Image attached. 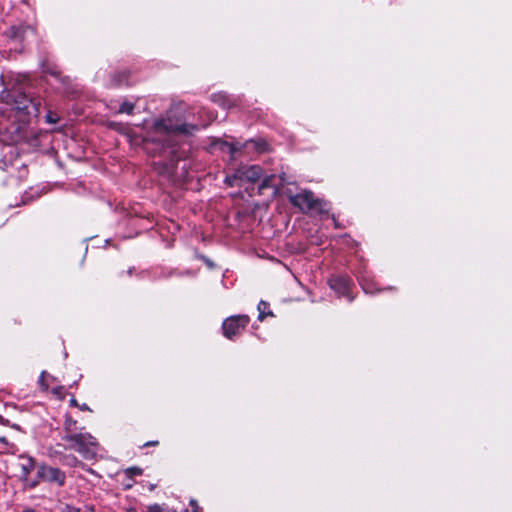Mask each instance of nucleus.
<instances>
[{
    "instance_id": "cd10ccee",
    "label": "nucleus",
    "mask_w": 512,
    "mask_h": 512,
    "mask_svg": "<svg viewBox=\"0 0 512 512\" xmlns=\"http://www.w3.org/2000/svg\"><path fill=\"white\" fill-rule=\"evenodd\" d=\"M131 487H132V483L126 484V488H131Z\"/></svg>"
},
{
    "instance_id": "1a4fd4ad",
    "label": "nucleus",
    "mask_w": 512,
    "mask_h": 512,
    "mask_svg": "<svg viewBox=\"0 0 512 512\" xmlns=\"http://www.w3.org/2000/svg\"><path fill=\"white\" fill-rule=\"evenodd\" d=\"M330 287L339 294L344 295L349 290V280L345 277H336L329 280Z\"/></svg>"
},
{
    "instance_id": "a211bd4d",
    "label": "nucleus",
    "mask_w": 512,
    "mask_h": 512,
    "mask_svg": "<svg viewBox=\"0 0 512 512\" xmlns=\"http://www.w3.org/2000/svg\"><path fill=\"white\" fill-rule=\"evenodd\" d=\"M0 443L7 446L6 451L10 453H15L17 448L14 444H9L5 437H0Z\"/></svg>"
},
{
    "instance_id": "2eb2a0df",
    "label": "nucleus",
    "mask_w": 512,
    "mask_h": 512,
    "mask_svg": "<svg viewBox=\"0 0 512 512\" xmlns=\"http://www.w3.org/2000/svg\"><path fill=\"white\" fill-rule=\"evenodd\" d=\"M142 472H143V471H142V469H141V468H139V467H129V468H127V469L124 471V474H125L128 478L132 479L134 476H139V475H141V474H142Z\"/></svg>"
},
{
    "instance_id": "b1692460",
    "label": "nucleus",
    "mask_w": 512,
    "mask_h": 512,
    "mask_svg": "<svg viewBox=\"0 0 512 512\" xmlns=\"http://www.w3.org/2000/svg\"><path fill=\"white\" fill-rule=\"evenodd\" d=\"M362 286H363V289H364V291H365L366 293H372V292H373V291H372V290H371L367 285L362 284Z\"/></svg>"
},
{
    "instance_id": "f03ea898",
    "label": "nucleus",
    "mask_w": 512,
    "mask_h": 512,
    "mask_svg": "<svg viewBox=\"0 0 512 512\" xmlns=\"http://www.w3.org/2000/svg\"><path fill=\"white\" fill-rule=\"evenodd\" d=\"M205 124L202 125H194V124H177L174 122V120L170 117L166 118H159L156 119L153 122V125L151 127L152 132L159 135L158 138H155L156 141H163L164 138L162 136H171L174 134H185L190 135L193 134L195 131H198L200 127H204Z\"/></svg>"
},
{
    "instance_id": "aec40b11",
    "label": "nucleus",
    "mask_w": 512,
    "mask_h": 512,
    "mask_svg": "<svg viewBox=\"0 0 512 512\" xmlns=\"http://www.w3.org/2000/svg\"><path fill=\"white\" fill-rule=\"evenodd\" d=\"M273 178V176H267L263 179L261 185H260V189H264V188H267L269 185H270V181L271 179Z\"/></svg>"
},
{
    "instance_id": "20e7f679",
    "label": "nucleus",
    "mask_w": 512,
    "mask_h": 512,
    "mask_svg": "<svg viewBox=\"0 0 512 512\" xmlns=\"http://www.w3.org/2000/svg\"><path fill=\"white\" fill-rule=\"evenodd\" d=\"M36 480L38 484L43 481L61 487L65 484L66 475L57 467L40 464L37 466Z\"/></svg>"
},
{
    "instance_id": "6e6552de",
    "label": "nucleus",
    "mask_w": 512,
    "mask_h": 512,
    "mask_svg": "<svg viewBox=\"0 0 512 512\" xmlns=\"http://www.w3.org/2000/svg\"><path fill=\"white\" fill-rule=\"evenodd\" d=\"M240 181L256 182L262 176V168L258 165L241 166L238 168Z\"/></svg>"
},
{
    "instance_id": "393cba45",
    "label": "nucleus",
    "mask_w": 512,
    "mask_h": 512,
    "mask_svg": "<svg viewBox=\"0 0 512 512\" xmlns=\"http://www.w3.org/2000/svg\"><path fill=\"white\" fill-rule=\"evenodd\" d=\"M81 410H89V407L86 404L80 406Z\"/></svg>"
},
{
    "instance_id": "dca6fc26",
    "label": "nucleus",
    "mask_w": 512,
    "mask_h": 512,
    "mask_svg": "<svg viewBox=\"0 0 512 512\" xmlns=\"http://www.w3.org/2000/svg\"><path fill=\"white\" fill-rule=\"evenodd\" d=\"M237 181H240V176L238 175V169L232 175H228L226 177V182L230 186L236 185Z\"/></svg>"
},
{
    "instance_id": "5701e85b",
    "label": "nucleus",
    "mask_w": 512,
    "mask_h": 512,
    "mask_svg": "<svg viewBox=\"0 0 512 512\" xmlns=\"http://www.w3.org/2000/svg\"><path fill=\"white\" fill-rule=\"evenodd\" d=\"M190 505H191V506H192V508H193L192 512H199V511H198V510H199V506H198V504H197V502H196L195 500H193V499H192V500L190 501Z\"/></svg>"
},
{
    "instance_id": "bb28decb",
    "label": "nucleus",
    "mask_w": 512,
    "mask_h": 512,
    "mask_svg": "<svg viewBox=\"0 0 512 512\" xmlns=\"http://www.w3.org/2000/svg\"><path fill=\"white\" fill-rule=\"evenodd\" d=\"M156 444H157V442H148L145 445L147 446V445H156Z\"/></svg>"
},
{
    "instance_id": "f257e3e1",
    "label": "nucleus",
    "mask_w": 512,
    "mask_h": 512,
    "mask_svg": "<svg viewBox=\"0 0 512 512\" xmlns=\"http://www.w3.org/2000/svg\"><path fill=\"white\" fill-rule=\"evenodd\" d=\"M2 89L0 90V101L6 104L11 110L23 114H30L32 109L35 113L39 110V103L30 98L21 88L18 87V80L12 76H0Z\"/></svg>"
},
{
    "instance_id": "9d476101",
    "label": "nucleus",
    "mask_w": 512,
    "mask_h": 512,
    "mask_svg": "<svg viewBox=\"0 0 512 512\" xmlns=\"http://www.w3.org/2000/svg\"><path fill=\"white\" fill-rule=\"evenodd\" d=\"M211 149H219L222 152H228L231 155H234V153L239 150V148L235 144H230L226 141H222L220 139H217L213 141L211 144Z\"/></svg>"
},
{
    "instance_id": "423d86ee",
    "label": "nucleus",
    "mask_w": 512,
    "mask_h": 512,
    "mask_svg": "<svg viewBox=\"0 0 512 512\" xmlns=\"http://www.w3.org/2000/svg\"><path fill=\"white\" fill-rule=\"evenodd\" d=\"M249 317L247 315H237L228 317L222 325L225 337L232 339L239 335L247 326Z\"/></svg>"
},
{
    "instance_id": "6ab92c4d",
    "label": "nucleus",
    "mask_w": 512,
    "mask_h": 512,
    "mask_svg": "<svg viewBox=\"0 0 512 512\" xmlns=\"http://www.w3.org/2000/svg\"><path fill=\"white\" fill-rule=\"evenodd\" d=\"M45 378H46V372H45V371H43V372L41 373L40 377H39L38 382H39L40 386H41L44 390L48 389V384H46V383H45Z\"/></svg>"
},
{
    "instance_id": "ddd939ff",
    "label": "nucleus",
    "mask_w": 512,
    "mask_h": 512,
    "mask_svg": "<svg viewBox=\"0 0 512 512\" xmlns=\"http://www.w3.org/2000/svg\"><path fill=\"white\" fill-rule=\"evenodd\" d=\"M77 421L73 419L71 416H66L65 422H64V429L66 431V434H75Z\"/></svg>"
},
{
    "instance_id": "f3484780",
    "label": "nucleus",
    "mask_w": 512,
    "mask_h": 512,
    "mask_svg": "<svg viewBox=\"0 0 512 512\" xmlns=\"http://www.w3.org/2000/svg\"><path fill=\"white\" fill-rule=\"evenodd\" d=\"M246 146L247 145H254V148L256 151L258 152H262L265 150V146H266V143L264 141H249L245 144Z\"/></svg>"
},
{
    "instance_id": "39448f33",
    "label": "nucleus",
    "mask_w": 512,
    "mask_h": 512,
    "mask_svg": "<svg viewBox=\"0 0 512 512\" xmlns=\"http://www.w3.org/2000/svg\"><path fill=\"white\" fill-rule=\"evenodd\" d=\"M288 198L301 211L322 210V202L319 199H315L311 191L304 190L296 195H289Z\"/></svg>"
},
{
    "instance_id": "a878e982",
    "label": "nucleus",
    "mask_w": 512,
    "mask_h": 512,
    "mask_svg": "<svg viewBox=\"0 0 512 512\" xmlns=\"http://www.w3.org/2000/svg\"><path fill=\"white\" fill-rule=\"evenodd\" d=\"M70 403H71V405L77 406V401H76V399H74V398H72V399L70 400Z\"/></svg>"
},
{
    "instance_id": "7ed1b4c3",
    "label": "nucleus",
    "mask_w": 512,
    "mask_h": 512,
    "mask_svg": "<svg viewBox=\"0 0 512 512\" xmlns=\"http://www.w3.org/2000/svg\"><path fill=\"white\" fill-rule=\"evenodd\" d=\"M62 439L69 443V449L77 451L87 460L93 459L97 454L98 442L90 433L65 434Z\"/></svg>"
},
{
    "instance_id": "0eeeda50",
    "label": "nucleus",
    "mask_w": 512,
    "mask_h": 512,
    "mask_svg": "<svg viewBox=\"0 0 512 512\" xmlns=\"http://www.w3.org/2000/svg\"><path fill=\"white\" fill-rule=\"evenodd\" d=\"M20 479L27 488H35L38 485V480L30 478V474L34 469H37L34 458L30 456L20 455Z\"/></svg>"
},
{
    "instance_id": "412c9836",
    "label": "nucleus",
    "mask_w": 512,
    "mask_h": 512,
    "mask_svg": "<svg viewBox=\"0 0 512 512\" xmlns=\"http://www.w3.org/2000/svg\"><path fill=\"white\" fill-rule=\"evenodd\" d=\"M148 512H162V508L158 504H154L148 507Z\"/></svg>"
},
{
    "instance_id": "4be33fe9",
    "label": "nucleus",
    "mask_w": 512,
    "mask_h": 512,
    "mask_svg": "<svg viewBox=\"0 0 512 512\" xmlns=\"http://www.w3.org/2000/svg\"><path fill=\"white\" fill-rule=\"evenodd\" d=\"M47 122L49 123H56L57 119L53 117V114L49 112L46 116Z\"/></svg>"
},
{
    "instance_id": "f8f14e48",
    "label": "nucleus",
    "mask_w": 512,
    "mask_h": 512,
    "mask_svg": "<svg viewBox=\"0 0 512 512\" xmlns=\"http://www.w3.org/2000/svg\"><path fill=\"white\" fill-rule=\"evenodd\" d=\"M257 308H258V311H259L258 319L260 321H262L266 315H272V312L270 310H268L269 304L267 302L263 301V300H261L259 302Z\"/></svg>"
},
{
    "instance_id": "9b49d317",
    "label": "nucleus",
    "mask_w": 512,
    "mask_h": 512,
    "mask_svg": "<svg viewBox=\"0 0 512 512\" xmlns=\"http://www.w3.org/2000/svg\"><path fill=\"white\" fill-rule=\"evenodd\" d=\"M211 149H219L222 152H228L231 155H234V153L239 150V148L235 144H230L226 141H222L220 139H217L213 141L211 144Z\"/></svg>"
},
{
    "instance_id": "c85d7f7f",
    "label": "nucleus",
    "mask_w": 512,
    "mask_h": 512,
    "mask_svg": "<svg viewBox=\"0 0 512 512\" xmlns=\"http://www.w3.org/2000/svg\"><path fill=\"white\" fill-rule=\"evenodd\" d=\"M88 511H93V508L92 507H88Z\"/></svg>"
},
{
    "instance_id": "4468645a",
    "label": "nucleus",
    "mask_w": 512,
    "mask_h": 512,
    "mask_svg": "<svg viewBox=\"0 0 512 512\" xmlns=\"http://www.w3.org/2000/svg\"><path fill=\"white\" fill-rule=\"evenodd\" d=\"M134 103L131 102H123L118 110V113H126V114H132L134 110Z\"/></svg>"
}]
</instances>
